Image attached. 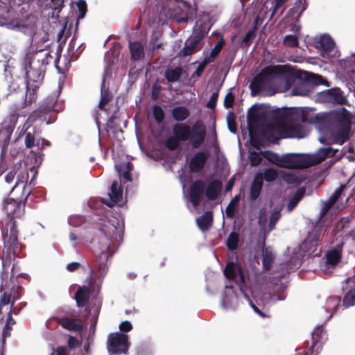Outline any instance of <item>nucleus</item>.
I'll return each mask as SVG.
<instances>
[{"mask_svg": "<svg viewBox=\"0 0 355 355\" xmlns=\"http://www.w3.org/2000/svg\"><path fill=\"white\" fill-rule=\"evenodd\" d=\"M3 248L0 253L1 269L0 270L1 297L0 307L10 304L21 297L22 286L19 285L17 277L15 276L13 263L16 257H19L22 245L18 241L19 231L12 221L6 223L1 229Z\"/></svg>", "mask_w": 355, "mask_h": 355, "instance_id": "nucleus-1", "label": "nucleus"}, {"mask_svg": "<svg viewBox=\"0 0 355 355\" xmlns=\"http://www.w3.org/2000/svg\"><path fill=\"white\" fill-rule=\"evenodd\" d=\"M324 119L331 132L332 143L342 145L349 139L351 120L346 109L332 111Z\"/></svg>", "mask_w": 355, "mask_h": 355, "instance_id": "nucleus-2", "label": "nucleus"}, {"mask_svg": "<svg viewBox=\"0 0 355 355\" xmlns=\"http://www.w3.org/2000/svg\"><path fill=\"white\" fill-rule=\"evenodd\" d=\"M338 150L331 147L320 148L314 154L300 159H293L291 156L297 154L284 155L280 157L279 166L285 168H307L323 162L328 156H335Z\"/></svg>", "mask_w": 355, "mask_h": 355, "instance_id": "nucleus-3", "label": "nucleus"}, {"mask_svg": "<svg viewBox=\"0 0 355 355\" xmlns=\"http://www.w3.org/2000/svg\"><path fill=\"white\" fill-rule=\"evenodd\" d=\"M173 134L180 141H190L193 148H198L206 138V126L203 121L198 120L191 127L184 123H175L172 128Z\"/></svg>", "mask_w": 355, "mask_h": 355, "instance_id": "nucleus-4", "label": "nucleus"}, {"mask_svg": "<svg viewBox=\"0 0 355 355\" xmlns=\"http://www.w3.org/2000/svg\"><path fill=\"white\" fill-rule=\"evenodd\" d=\"M50 55L43 51L29 53L25 58V69L28 81L39 82L44 76Z\"/></svg>", "mask_w": 355, "mask_h": 355, "instance_id": "nucleus-5", "label": "nucleus"}, {"mask_svg": "<svg viewBox=\"0 0 355 355\" xmlns=\"http://www.w3.org/2000/svg\"><path fill=\"white\" fill-rule=\"evenodd\" d=\"M32 193L29 186H22V192L20 198L9 197L4 200L3 209L7 214V217L1 221V229L6 226V223L12 221L16 225V218H21L24 214L25 204L28 196Z\"/></svg>", "mask_w": 355, "mask_h": 355, "instance_id": "nucleus-6", "label": "nucleus"}, {"mask_svg": "<svg viewBox=\"0 0 355 355\" xmlns=\"http://www.w3.org/2000/svg\"><path fill=\"white\" fill-rule=\"evenodd\" d=\"M55 99L53 97H48L39 105V107L33 110L28 116L24 126L28 125L30 129L34 123L45 122L49 124L55 120L54 105Z\"/></svg>", "mask_w": 355, "mask_h": 355, "instance_id": "nucleus-7", "label": "nucleus"}, {"mask_svg": "<svg viewBox=\"0 0 355 355\" xmlns=\"http://www.w3.org/2000/svg\"><path fill=\"white\" fill-rule=\"evenodd\" d=\"M286 73L283 65H274L265 67L257 74L250 83L252 94L255 96L263 91L271 80V77L283 75Z\"/></svg>", "mask_w": 355, "mask_h": 355, "instance_id": "nucleus-8", "label": "nucleus"}, {"mask_svg": "<svg viewBox=\"0 0 355 355\" xmlns=\"http://www.w3.org/2000/svg\"><path fill=\"white\" fill-rule=\"evenodd\" d=\"M130 346L129 338L125 334L114 332L107 336V349L110 355H127Z\"/></svg>", "mask_w": 355, "mask_h": 355, "instance_id": "nucleus-9", "label": "nucleus"}, {"mask_svg": "<svg viewBox=\"0 0 355 355\" xmlns=\"http://www.w3.org/2000/svg\"><path fill=\"white\" fill-rule=\"evenodd\" d=\"M6 10L0 14V26L10 30L24 31L27 28L26 19L15 11L10 6H6Z\"/></svg>", "mask_w": 355, "mask_h": 355, "instance_id": "nucleus-10", "label": "nucleus"}, {"mask_svg": "<svg viewBox=\"0 0 355 355\" xmlns=\"http://www.w3.org/2000/svg\"><path fill=\"white\" fill-rule=\"evenodd\" d=\"M318 98L322 102L334 104L342 105L345 101L340 89L338 87L325 89L319 92L318 94Z\"/></svg>", "mask_w": 355, "mask_h": 355, "instance_id": "nucleus-11", "label": "nucleus"}, {"mask_svg": "<svg viewBox=\"0 0 355 355\" xmlns=\"http://www.w3.org/2000/svg\"><path fill=\"white\" fill-rule=\"evenodd\" d=\"M204 193L205 194V184L201 180H195L189 189V200L194 207L200 205Z\"/></svg>", "mask_w": 355, "mask_h": 355, "instance_id": "nucleus-12", "label": "nucleus"}, {"mask_svg": "<svg viewBox=\"0 0 355 355\" xmlns=\"http://www.w3.org/2000/svg\"><path fill=\"white\" fill-rule=\"evenodd\" d=\"M51 320L68 331L81 332L84 329L82 321L76 318L54 316Z\"/></svg>", "mask_w": 355, "mask_h": 355, "instance_id": "nucleus-13", "label": "nucleus"}, {"mask_svg": "<svg viewBox=\"0 0 355 355\" xmlns=\"http://www.w3.org/2000/svg\"><path fill=\"white\" fill-rule=\"evenodd\" d=\"M209 156L208 152L199 151L196 153L189 163L190 171L191 173H197L203 169L208 160Z\"/></svg>", "mask_w": 355, "mask_h": 355, "instance_id": "nucleus-14", "label": "nucleus"}, {"mask_svg": "<svg viewBox=\"0 0 355 355\" xmlns=\"http://www.w3.org/2000/svg\"><path fill=\"white\" fill-rule=\"evenodd\" d=\"M323 334L322 327L317 328L312 334V345L308 350H304L302 352H298L295 355H318L322 349L320 338Z\"/></svg>", "mask_w": 355, "mask_h": 355, "instance_id": "nucleus-15", "label": "nucleus"}, {"mask_svg": "<svg viewBox=\"0 0 355 355\" xmlns=\"http://www.w3.org/2000/svg\"><path fill=\"white\" fill-rule=\"evenodd\" d=\"M224 275L230 280H234L239 276L241 283H245V277L242 267L240 264L235 263L234 262L230 261L227 263L224 269Z\"/></svg>", "mask_w": 355, "mask_h": 355, "instance_id": "nucleus-16", "label": "nucleus"}, {"mask_svg": "<svg viewBox=\"0 0 355 355\" xmlns=\"http://www.w3.org/2000/svg\"><path fill=\"white\" fill-rule=\"evenodd\" d=\"M349 291L343 297V305L345 308L355 305V275L346 280Z\"/></svg>", "mask_w": 355, "mask_h": 355, "instance_id": "nucleus-17", "label": "nucleus"}, {"mask_svg": "<svg viewBox=\"0 0 355 355\" xmlns=\"http://www.w3.org/2000/svg\"><path fill=\"white\" fill-rule=\"evenodd\" d=\"M223 188L222 182L214 180L209 182L205 189V196L209 200H216L221 193Z\"/></svg>", "mask_w": 355, "mask_h": 355, "instance_id": "nucleus-18", "label": "nucleus"}, {"mask_svg": "<svg viewBox=\"0 0 355 355\" xmlns=\"http://www.w3.org/2000/svg\"><path fill=\"white\" fill-rule=\"evenodd\" d=\"M91 290L89 286H80L75 293L74 298L78 307L86 306L90 299Z\"/></svg>", "mask_w": 355, "mask_h": 355, "instance_id": "nucleus-19", "label": "nucleus"}, {"mask_svg": "<svg viewBox=\"0 0 355 355\" xmlns=\"http://www.w3.org/2000/svg\"><path fill=\"white\" fill-rule=\"evenodd\" d=\"M318 47L321 51L322 56L328 58L331 56V52L334 49L335 43L329 36L322 35L318 41Z\"/></svg>", "mask_w": 355, "mask_h": 355, "instance_id": "nucleus-20", "label": "nucleus"}, {"mask_svg": "<svg viewBox=\"0 0 355 355\" xmlns=\"http://www.w3.org/2000/svg\"><path fill=\"white\" fill-rule=\"evenodd\" d=\"M263 187V175L262 173H257L252 182L250 188V199L252 201L257 200L261 191Z\"/></svg>", "mask_w": 355, "mask_h": 355, "instance_id": "nucleus-21", "label": "nucleus"}, {"mask_svg": "<svg viewBox=\"0 0 355 355\" xmlns=\"http://www.w3.org/2000/svg\"><path fill=\"white\" fill-rule=\"evenodd\" d=\"M26 128L24 135V144L26 148H32L33 147L40 145V139H37L36 138V130L35 128L31 127L28 129V125L24 126Z\"/></svg>", "mask_w": 355, "mask_h": 355, "instance_id": "nucleus-22", "label": "nucleus"}, {"mask_svg": "<svg viewBox=\"0 0 355 355\" xmlns=\"http://www.w3.org/2000/svg\"><path fill=\"white\" fill-rule=\"evenodd\" d=\"M196 224L202 232H206L213 224V214L211 211H205L202 216L196 218Z\"/></svg>", "mask_w": 355, "mask_h": 355, "instance_id": "nucleus-23", "label": "nucleus"}, {"mask_svg": "<svg viewBox=\"0 0 355 355\" xmlns=\"http://www.w3.org/2000/svg\"><path fill=\"white\" fill-rule=\"evenodd\" d=\"M306 7L307 4L305 0L304 2L302 0H297L294 6L288 10L286 16L297 21L301 14L306 9Z\"/></svg>", "mask_w": 355, "mask_h": 355, "instance_id": "nucleus-24", "label": "nucleus"}, {"mask_svg": "<svg viewBox=\"0 0 355 355\" xmlns=\"http://www.w3.org/2000/svg\"><path fill=\"white\" fill-rule=\"evenodd\" d=\"M283 133L285 137H302L303 130L302 126L299 124L289 123L283 127Z\"/></svg>", "mask_w": 355, "mask_h": 355, "instance_id": "nucleus-25", "label": "nucleus"}, {"mask_svg": "<svg viewBox=\"0 0 355 355\" xmlns=\"http://www.w3.org/2000/svg\"><path fill=\"white\" fill-rule=\"evenodd\" d=\"M129 48L132 60H139L144 56V49L141 42H130Z\"/></svg>", "mask_w": 355, "mask_h": 355, "instance_id": "nucleus-26", "label": "nucleus"}, {"mask_svg": "<svg viewBox=\"0 0 355 355\" xmlns=\"http://www.w3.org/2000/svg\"><path fill=\"white\" fill-rule=\"evenodd\" d=\"M171 115L175 121L182 122L189 116L190 112L184 106H177L171 110Z\"/></svg>", "mask_w": 355, "mask_h": 355, "instance_id": "nucleus-27", "label": "nucleus"}, {"mask_svg": "<svg viewBox=\"0 0 355 355\" xmlns=\"http://www.w3.org/2000/svg\"><path fill=\"white\" fill-rule=\"evenodd\" d=\"M326 266H331L332 269L341 259V250L336 248L331 249L326 254Z\"/></svg>", "mask_w": 355, "mask_h": 355, "instance_id": "nucleus-28", "label": "nucleus"}, {"mask_svg": "<svg viewBox=\"0 0 355 355\" xmlns=\"http://www.w3.org/2000/svg\"><path fill=\"white\" fill-rule=\"evenodd\" d=\"M110 200L114 203L120 202L122 199V188L120 181H114L111 186V192L109 193Z\"/></svg>", "mask_w": 355, "mask_h": 355, "instance_id": "nucleus-29", "label": "nucleus"}, {"mask_svg": "<svg viewBox=\"0 0 355 355\" xmlns=\"http://www.w3.org/2000/svg\"><path fill=\"white\" fill-rule=\"evenodd\" d=\"M194 42L195 40H193L191 37L189 40V41L186 42L183 49H182L178 53V56H189L196 52L198 50V46L199 44H194Z\"/></svg>", "mask_w": 355, "mask_h": 355, "instance_id": "nucleus-30", "label": "nucleus"}, {"mask_svg": "<svg viewBox=\"0 0 355 355\" xmlns=\"http://www.w3.org/2000/svg\"><path fill=\"white\" fill-rule=\"evenodd\" d=\"M15 125L12 121H9L8 122L5 121L2 123L1 128L0 129V135H3V139L5 142H8L10 141L15 129Z\"/></svg>", "mask_w": 355, "mask_h": 355, "instance_id": "nucleus-31", "label": "nucleus"}, {"mask_svg": "<svg viewBox=\"0 0 355 355\" xmlns=\"http://www.w3.org/2000/svg\"><path fill=\"white\" fill-rule=\"evenodd\" d=\"M182 73V68L177 67L174 69H167L165 71L164 76L168 82L174 83L179 80Z\"/></svg>", "mask_w": 355, "mask_h": 355, "instance_id": "nucleus-32", "label": "nucleus"}, {"mask_svg": "<svg viewBox=\"0 0 355 355\" xmlns=\"http://www.w3.org/2000/svg\"><path fill=\"white\" fill-rule=\"evenodd\" d=\"M104 87V82L103 83L102 88ZM112 96L109 90L101 89V99L98 103V108L101 110H105L107 114L110 113V108L105 109V106L111 101Z\"/></svg>", "mask_w": 355, "mask_h": 355, "instance_id": "nucleus-33", "label": "nucleus"}, {"mask_svg": "<svg viewBox=\"0 0 355 355\" xmlns=\"http://www.w3.org/2000/svg\"><path fill=\"white\" fill-rule=\"evenodd\" d=\"M239 242V235L236 232H232L226 241L227 248L231 250L234 251L237 250Z\"/></svg>", "mask_w": 355, "mask_h": 355, "instance_id": "nucleus-34", "label": "nucleus"}, {"mask_svg": "<svg viewBox=\"0 0 355 355\" xmlns=\"http://www.w3.org/2000/svg\"><path fill=\"white\" fill-rule=\"evenodd\" d=\"M39 87L38 85L34 86V87L32 89V90L30 89L28 87V82L27 83L26 86V95L25 98V105L26 106L31 105L33 103L36 102L37 100V89Z\"/></svg>", "mask_w": 355, "mask_h": 355, "instance_id": "nucleus-35", "label": "nucleus"}, {"mask_svg": "<svg viewBox=\"0 0 355 355\" xmlns=\"http://www.w3.org/2000/svg\"><path fill=\"white\" fill-rule=\"evenodd\" d=\"M281 218V212L280 209L277 207L275 208L269 218V224H268V232H271L275 228V225L278 220Z\"/></svg>", "mask_w": 355, "mask_h": 355, "instance_id": "nucleus-36", "label": "nucleus"}, {"mask_svg": "<svg viewBox=\"0 0 355 355\" xmlns=\"http://www.w3.org/2000/svg\"><path fill=\"white\" fill-rule=\"evenodd\" d=\"M304 195V191H298L291 198L288 203L287 210L288 211H293L295 207L297 205L299 202L301 200Z\"/></svg>", "mask_w": 355, "mask_h": 355, "instance_id": "nucleus-37", "label": "nucleus"}, {"mask_svg": "<svg viewBox=\"0 0 355 355\" xmlns=\"http://www.w3.org/2000/svg\"><path fill=\"white\" fill-rule=\"evenodd\" d=\"M262 175L263 180H265L268 182H271L278 178V172L274 168H268L264 170Z\"/></svg>", "mask_w": 355, "mask_h": 355, "instance_id": "nucleus-38", "label": "nucleus"}, {"mask_svg": "<svg viewBox=\"0 0 355 355\" xmlns=\"http://www.w3.org/2000/svg\"><path fill=\"white\" fill-rule=\"evenodd\" d=\"M180 141L173 134L172 136L168 137L165 142V146L171 151L175 150L180 144Z\"/></svg>", "mask_w": 355, "mask_h": 355, "instance_id": "nucleus-39", "label": "nucleus"}, {"mask_svg": "<svg viewBox=\"0 0 355 355\" xmlns=\"http://www.w3.org/2000/svg\"><path fill=\"white\" fill-rule=\"evenodd\" d=\"M261 155L272 164L279 166L280 157L277 153L269 150H264L261 151Z\"/></svg>", "mask_w": 355, "mask_h": 355, "instance_id": "nucleus-40", "label": "nucleus"}, {"mask_svg": "<svg viewBox=\"0 0 355 355\" xmlns=\"http://www.w3.org/2000/svg\"><path fill=\"white\" fill-rule=\"evenodd\" d=\"M288 1V0H274V6H272V11L271 14V17H272L275 14L279 12L282 15L285 10V3Z\"/></svg>", "mask_w": 355, "mask_h": 355, "instance_id": "nucleus-41", "label": "nucleus"}, {"mask_svg": "<svg viewBox=\"0 0 355 355\" xmlns=\"http://www.w3.org/2000/svg\"><path fill=\"white\" fill-rule=\"evenodd\" d=\"M153 115L157 123H161L164 119V112L159 105L153 107Z\"/></svg>", "mask_w": 355, "mask_h": 355, "instance_id": "nucleus-42", "label": "nucleus"}, {"mask_svg": "<svg viewBox=\"0 0 355 355\" xmlns=\"http://www.w3.org/2000/svg\"><path fill=\"white\" fill-rule=\"evenodd\" d=\"M283 43L288 47H297L299 45L298 37L293 35H286L283 40Z\"/></svg>", "mask_w": 355, "mask_h": 355, "instance_id": "nucleus-43", "label": "nucleus"}, {"mask_svg": "<svg viewBox=\"0 0 355 355\" xmlns=\"http://www.w3.org/2000/svg\"><path fill=\"white\" fill-rule=\"evenodd\" d=\"M206 33V27L204 26L202 24L199 25V26L196 29V34L191 37L193 40H195L194 44H199Z\"/></svg>", "mask_w": 355, "mask_h": 355, "instance_id": "nucleus-44", "label": "nucleus"}, {"mask_svg": "<svg viewBox=\"0 0 355 355\" xmlns=\"http://www.w3.org/2000/svg\"><path fill=\"white\" fill-rule=\"evenodd\" d=\"M211 62V60L210 58H205L198 66L196 71L193 73L192 78L194 77H200L201 76L203 71L206 68L207 65Z\"/></svg>", "mask_w": 355, "mask_h": 355, "instance_id": "nucleus-45", "label": "nucleus"}, {"mask_svg": "<svg viewBox=\"0 0 355 355\" xmlns=\"http://www.w3.org/2000/svg\"><path fill=\"white\" fill-rule=\"evenodd\" d=\"M261 152L257 153L256 151L250 152L249 154V159L250 163L252 166H259L261 161L262 157L260 156Z\"/></svg>", "mask_w": 355, "mask_h": 355, "instance_id": "nucleus-46", "label": "nucleus"}, {"mask_svg": "<svg viewBox=\"0 0 355 355\" xmlns=\"http://www.w3.org/2000/svg\"><path fill=\"white\" fill-rule=\"evenodd\" d=\"M273 255L270 252H266L263 255L262 264L263 268L266 270L270 269L272 263L273 262Z\"/></svg>", "mask_w": 355, "mask_h": 355, "instance_id": "nucleus-47", "label": "nucleus"}, {"mask_svg": "<svg viewBox=\"0 0 355 355\" xmlns=\"http://www.w3.org/2000/svg\"><path fill=\"white\" fill-rule=\"evenodd\" d=\"M227 121L229 130L232 133H236L237 130L235 116L232 112H230L227 116Z\"/></svg>", "mask_w": 355, "mask_h": 355, "instance_id": "nucleus-48", "label": "nucleus"}, {"mask_svg": "<svg viewBox=\"0 0 355 355\" xmlns=\"http://www.w3.org/2000/svg\"><path fill=\"white\" fill-rule=\"evenodd\" d=\"M224 43L225 42L223 39L220 40L215 45L214 49L211 50L209 54V57L208 58L211 60V62H213L215 58L220 53L223 49Z\"/></svg>", "mask_w": 355, "mask_h": 355, "instance_id": "nucleus-49", "label": "nucleus"}, {"mask_svg": "<svg viewBox=\"0 0 355 355\" xmlns=\"http://www.w3.org/2000/svg\"><path fill=\"white\" fill-rule=\"evenodd\" d=\"M351 218L349 216L343 217L337 223L336 229L338 231H342L345 229H347L349 227L351 223Z\"/></svg>", "mask_w": 355, "mask_h": 355, "instance_id": "nucleus-50", "label": "nucleus"}, {"mask_svg": "<svg viewBox=\"0 0 355 355\" xmlns=\"http://www.w3.org/2000/svg\"><path fill=\"white\" fill-rule=\"evenodd\" d=\"M119 107L116 105L115 107V110L113 111V113L109 118L107 126L111 129H115L116 127V124L115 123V120L119 118Z\"/></svg>", "mask_w": 355, "mask_h": 355, "instance_id": "nucleus-51", "label": "nucleus"}, {"mask_svg": "<svg viewBox=\"0 0 355 355\" xmlns=\"http://www.w3.org/2000/svg\"><path fill=\"white\" fill-rule=\"evenodd\" d=\"M78 10V19H83L87 12V5L85 0H78L76 3Z\"/></svg>", "mask_w": 355, "mask_h": 355, "instance_id": "nucleus-52", "label": "nucleus"}, {"mask_svg": "<svg viewBox=\"0 0 355 355\" xmlns=\"http://www.w3.org/2000/svg\"><path fill=\"white\" fill-rule=\"evenodd\" d=\"M28 178V171H24L23 173H21L20 175H18V180L16 182L15 185L12 188V191L11 192V195H15V191L17 189L19 184V182L23 184V186L26 184L27 180Z\"/></svg>", "mask_w": 355, "mask_h": 355, "instance_id": "nucleus-53", "label": "nucleus"}, {"mask_svg": "<svg viewBox=\"0 0 355 355\" xmlns=\"http://www.w3.org/2000/svg\"><path fill=\"white\" fill-rule=\"evenodd\" d=\"M321 236V230L315 228L311 233L309 234L308 239L311 241L313 245H316Z\"/></svg>", "mask_w": 355, "mask_h": 355, "instance_id": "nucleus-54", "label": "nucleus"}, {"mask_svg": "<svg viewBox=\"0 0 355 355\" xmlns=\"http://www.w3.org/2000/svg\"><path fill=\"white\" fill-rule=\"evenodd\" d=\"M234 96L232 92H228L225 96L224 99V106L226 108H232L234 103Z\"/></svg>", "mask_w": 355, "mask_h": 355, "instance_id": "nucleus-55", "label": "nucleus"}, {"mask_svg": "<svg viewBox=\"0 0 355 355\" xmlns=\"http://www.w3.org/2000/svg\"><path fill=\"white\" fill-rule=\"evenodd\" d=\"M51 3L53 4V9L54 12L58 14L61 12L63 7L64 6V0H50Z\"/></svg>", "mask_w": 355, "mask_h": 355, "instance_id": "nucleus-56", "label": "nucleus"}, {"mask_svg": "<svg viewBox=\"0 0 355 355\" xmlns=\"http://www.w3.org/2000/svg\"><path fill=\"white\" fill-rule=\"evenodd\" d=\"M341 301V298L339 296H332L327 299V304L329 306H334V312H336L338 309V307Z\"/></svg>", "mask_w": 355, "mask_h": 355, "instance_id": "nucleus-57", "label": "nucleus"}, {"mask_svg": "<svg viewBox=\"0 0 355 355\" xmlns=\"http://www.w3.org/2000/svg\"><path fill=\"white\" fill-rule=\"evenodd\" d=\"M253 35L254 31H248L242 40L241 46L244 48H248L250 45V40Z\"/></svg>", "mask_w": 355, "mask_h": 355, "instance_id": "nucleus-58", "label": "nucleus"}, {"mask_svg": "<svg viewBox=\"0 0 355 355\" xmlns=\"http://www.w3.org/2000/svg\"><path fill=\"white\" fill-rule=\"evenodd\" d=\"M101 241L104 242V245H103L100 250L102 252V254L107 253L108 254L110 252V248L111 244V241L110 239H108L106 236H104Z\"/></svg>", "mask_w": 355, "mask_h": 355, "instance_id": "nucleus-59", "label": "nucleus"}, {"mask_svg": "<svg viewBox=\"0 0 355 355\" xmlns=\"http://www.w3.org/2000/svg\"><path fill=\"white\" fill-rule=\"evenodd\" d=\"M119 330L121 331V333H126L129 332L132 329V325L130 321L125 320L119 326Z\"/></svg>", "mask_w": 355, "mask_h": 355, "instance_id": "nucleus-60", "label": "nucleus"}, {"mask_svg": "<svg viewBox=\"0 0 355 355\" xmlns=\"http://www.w3.org/2000/svg\"><path fill=\"white\" fill-rule=\"evenodd\" d=\"M51 355H69V352L67 347L59 346L53 349Z\"/></svg>", "mask_w": 355, "mask_h": 355, "instance_id": "nucleus-61", "label": "nucleus"}, {"mask_svg": "<svg viewBox=\"0 0 355 355\" xmlns=\"http://www.w3.org/2000/svg\"><path fill=\"white\" fill-rule=\"evenodd\" d=\"M218 98V92H214L210 96L209 101L207 103V107L210 109H214Z\"/></svg>", "mask_w": 355, "mask_h": 355, "instance_id": "nucleus-62", "label": "nucleus"}, {"mask_svg": "<svg viewBox=\"0 0 355 355\" xmlns=\"http://www.w3.org/2000/svg\"><path fill=\"white\" fill-rule=\"evenodd\" d=\"M68 348L70 349H75L80 345V343L78 340L73 336H69L67 341Z\"/></svg>", "mask_w": 355, "mask_h": 355, "instance_id": "nucleus-63", "label": "nucleus"}, {"mask_svg": "<svg viewBox=\"0 0 355 355\" xmlns=\"http://www.w3.org/2000/svg\"><path fill=\"white\" fill-rule=\"evenodd\" d=\"M16 173V170L15 168L12 169L6 175L5 181L8 184L12 183L15 179Z\"/></svg>", "mask_w": 355, "mask_h": 355, "instance_id": "nucleus-64", "label": "nucleus"}]
</instances>
